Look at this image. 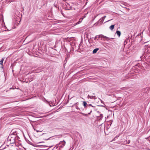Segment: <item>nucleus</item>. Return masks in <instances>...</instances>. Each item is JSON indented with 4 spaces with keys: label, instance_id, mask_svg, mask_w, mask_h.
Returning a JSON list of instances; mask_svg holds the SVG:
<instances>
[{
    "label": "nucleus",
    "instance_id": "1",
    "mask_svg": "<svg viewBox=\"0 0 150 150\" xmlns=\"http://www.w3.org/2000/svg\"><path fill=\"white\" fill-rule=\"evenodd\" d=\"M11 132H12V134L13 135H16V136L15 137V138L16 139V146H19V144L18 143V141L19 137L18 135H17L18 134L17 133V132L15 129H13Z\"/></svg>",
    "mask_w": 150,
    "mask_h": 150
},
{
    "label": "nucleus",
    "instance_id": "2",
    "mask_svg": "<svg viewBox=\"0 0 150 150\" xmlns=\"http://www.w3.org/2000/svg\"><path fill=\"white\" fill-rule=\"evenodd\" d=\"M18 15L16 14L14 15L13 17L15 19V22H14V26L15 27V28L17 27L19 25V23H18Z\"/></svg>",
    "mask_w": 150,
    "mask_h": 150
},
{
    "label": "nucleus",
    "instance_id": "3",
    "mask_svg": "<svg viewBox=\"0 0 150 150\" xmlns=\"http://www.w3.org/2000/svg\"><path fill=\"white\" fill-rule=\"evenodd\" d=\"M98 38H105L106 39V40L107 41L108 40H111V39H114V38H108L106 36H104L102 35H98Z\"/></svg>",
    "mask_w": 150,
    "mask_h": 150
},
{
    "label": "nucleus",
    "instance_id": "4",
    "mask_svg": "<svg viewBox=\"0 0 150 150\" xmlns=\"http://www.w3.org/2000/svg\"><path fill=\"white\" fill-rule=\"evenodd\" d=\"M83 105L84 107L85 108H88V103H87V102L86 101H83Z\"/></svg>",
    "mask_w": 150,
    "mask_h": 150
},
{
    "label": "nucleus",
    "instance_id": "5",
    "mask_svg": "<svg viewBox=\"0 0 150 150\" xmlns=\"http://www.w3.org/2000/svg\"><path fill=\"white\" fill-rule=\"evenodd\" d=\"M83 19V18H81L79 19V21H78V22H77L76 23L74 24V25H78L82 21Z\"/></svg>",
    "mask_w": 150,
    "mask_h": 150
},
{
    "label": "nucleus",
    "instance_id": "6",
    "mask_svg": "<svg viewBox=\"0 0 150 150\" xmlns=\"http://www.w3.org/2000/svg\"><path fill=\"white\" fill-rule=\"evenodd\" d=\"M116 33L117 35L119 37L121 35V32L120 31L117 30L116 32Z\"/></svg>",
    "mask_w": 150,
    "mask_h": 150
},
{
    "label": "nucleus",
    "instance_id": "7",
    "mask_svg": "<svg viewBox=\"0 0 150 150\" xmlns=\"http://www.w3.org/2000/svg\"><path fill=\"white\" fill-rule=\"evenodd\" d=\"M99 49L98 48H96L93 51V53L95 54L96 53L97 51L99 50Z\"/></svg>",
    "mask_w": 150,
    "mask_h": 150
},
{
    "label": "nucleus",
    "instance_id": "8",
    "mask_svg": "<svg viewBox=\"0 0 150 150\" xmlns=\"http://www.w3.org/2000/svg\"><path fill=\"white\" fill-rule=\"evenodd\" d=\"M95 96H90L89 95L88 96V98H91V99H95Z\"/></svg>",
    "mask_w": 150,
    "mask_h": 150
},
{
    "label": "nucleus",
    "instance_id": "9",
    "mask_svg": "<svg viewBox=\"0 0 150 150\" xmlns=\"http://www.w3.org/2000/svg\"><path fill=\"white\" fill-rule=\"evenodd\" d=\"M103 117V115L102 114H100V116L98 117V120L99 121H100L101 120Z\"/></svg>",
    "mask_w": 150,
    "mask_h": 150
},
{
    "label": "nucleus",
    "instance_id": "10",
    "mask_svg": "<svg viewBox=\"0 0 150 150\" xmlns=\"http://www.w3.org/2000/svg\"><path fill=\"white\" fill-rule=\"evenodd\" d=\"M75 108L76 109L78 110H79L80 111H81L83 110V109L82 108H79L78 106L76 105H75Z\"/></svg>",
    "mask_w": 150,
    "mask_h": 150
},
{
    "label": "nucleus",
    "instance_id": "11",
    "mask_svg": "<svg viewBox=\"0 0 150 150\" xmlns=\"http://www.w3.org/2000/svg\"><path fill=\"white\" fill-rule=\"evenodd\" d=\"M78 112L79 113H80V114L82 115H83L84 116L87 117L88 116V114H86L83 113H82L81 112Z\"/></svg>",
    "mask_w": 150,
    "mask_h": 150
},
{
    "label": "nucleus",
    "instance_id": "12",
    "mask_svg": "<svg viewBox=\"0 0 150 150\" xmlns=\"http://www.w3.org/2000/svg\"><path fill=\"white\" fill-rule=\"evenodd\" d=\"M115 25H111L109 27V28H110V29L111 30H112L114 28Z\"/></svg>",
    "mask_w": 150,
    "mask_h": 150
},
{
    "label": "nucleus",
    "instance_id": "13",
    "mask_svg": "<svg viewBox=\"0 0 150 150\" xmlns=\"http://www.w3.org/2000/svg\"><path fill=\"white\" fill-rule=\"evenodd\" d=\"M4 60V59L3 58L0 61V64L1 65H3V61Z\"/></svg>",
    "mask_w": 150,
    "mask_h": 150
},
{
    "label": "nucleus",
    "instance_id": "14",
    "mask_svg": "<svg viewBox=\"0 0 150 150\" xmlns=\"http://www.w3.org/2000/svg\"><path fill=\"white\" fill-rule=\"evenodd\" d=\"M119 137V135H117V136H116L114 139L113 140H112L111 141L112 142V141H115V140H116V139L118 137Z\"/></svg>",
    "mask_w": 150,
    "mask_h": 150
},
{
    "label": "nucleus",
    "instance_id": "15",
    "mask_svg": "<svg viewBox=\"0 0 150 150\" xmlns=\"http://www.w3.org/2000/svg\"><path fill=\"white\" fill-rule=\"evenodd\" d=\"M63 144H62L60 146L62 147L64 146L65 144V142L64 141H63Z\"/></svg>",
    "mask_w": 150,
    "mask_h": 150
},
{
    "label": "nucleus",
    "instance_id": "16",
    "mask_svg": "<svg viewBox=\"0 0 150 150\" xmlns=\"http://www.w3.org/2000/svg\"><path fill=\"white\" fill-rule=\"evenodd\" d=\"M90 106H91L93 109H94L95 108V106L92 105L91 104H89L88 103V108Z\"/></svg>",
    "mask_w": 150,
    "mask_h": 150
},
{
    "label": "nucleus",
    "instance_id": "17",
    "mask_svg": "<svg viewBox=\"0 0 150 150\" xmlns=\"http://www.w3.org/2000/svg\"><path fill=\"white\" fill-rule=\"evenodd\" d=\"M100 22L101 23H103L104 20V19H103V18H101L100 19Z\"/></svg>",
    "mask_w": 150,
    "mask_h": 150
},
{
    "label": "nucleus",
    "instance_id": "18",
    "mask_svg": "<svg viewBox=\"0 0 150 150\" xmlns=\"http://www.w3.org/2000/svg\"><path fill=\"white\" fill-rule=\"evenodd\" d=\"M40 146H46V147H49V148H50V147H52L53 146V145H51V146H45V145H41Z\"/></svg>",
    "mask_w": 150,
    "mask_h": 150
},
{
    "label": "nucleus",
    "instance_id": "19",
    "mask_svg": "<svg viewBox=\"0 0 150 150\" xmlns=\"http://www.w3.org/2000/svg\"><path fill=\"white\" fill-rule=\"evenodd\" d=\"M122 5H123L122 6H121L123 8H125L126 9H129V8H128L127 7H125L124 6H125V5H124V4H123Z\"/></svg>",
    "mask_w": 150,
    "mask_h": 150
},
{
    "label": "nucleus",
    "instance_id": "20",
    "mask_svg": "<svg viewBox=\"0 0 150 150\" xmlns=\"http://www.w3.org/2000/svg\"><path fill=\"white\" fill-rule=\"evenodd\" d=\"M92 112V109H90V112L88 113V114L89 115H90L91 113Z\"/></svg>",
    "mask_w": 150,
    "mask_h": 150
},
{
    "label": "nucleus",
    "instance_id": "21",
    "mask_svg": "<svg viewBox=\"0 0 150 150\" xmlns=\"http://www.w3.org/2000/svg\"><path fill=\"white\" fill-rule=\"evenodd\" d=\"M97 37H98V35H96L95 38H94V39L95 40H96V39L97 38Z\"/></svg>",
    "mask_w": 150,
    "mask_h": 150
},
{
    "label": "nucleus",
    "instance_id": "22",
    "mask_svg": "<svg viewBox=\"0 0 150 150\" xmlns=\"http://www.w3.org/2000/svg\"><path fill=\"white\" fill-rule=\"evenodd\" d=\"M20 149L21 150H26V149L25 148L23 147V148L21 149L20 148H19V150Z\"/></svg>",
    "mask_w": 150,
    "mask_h": 150
},
{
    "label": "nucleus",
    "instance_id": "23",
    "mask_svg": "<svg viewBox=\"0 0 150 150\" xmlns=\"http://www.w3.org/2000/svg\"><path fill=\"white\" fill-rule=\"evenodd\" d=\"M78 102H77V103H75V104H74V105L72 106V107H73V106H74L75 105H76V104H78Z\"/></svg>",
    "mask_w": 150,
    "mask_h": 150
},
{
    "label": "nucleus",
    "instance_id": "24",
    "mask_svg": "<svg viewBox=\"0 0 150 150\" xmlns=\"http://www.w3.org/2000/svg\"><path fill=\"white\" fill-rule=\"evenodd\" d=\"M105 17H106V16H103V17H102V18H103V19H105Z\"/></svg>",
    "mask_w": 150,
    "mask_h": 150
},
{
    "label": "nucleus",
    "instance_id": "25",
    "mask_svg": "<svg viewBox=\"0 0 150 150\" xmlns=\"http://www.w3.org/2000/svg\"><path fill=\"white\" fill-rule=\"evenodd\" d=\"M36 132H40V131H39V130H36Z\"/></svg>",
    "mask_w": 150,
    "mask_h": 150
},
{
    "label": "nucleus",
    "instance_id": "26",
    "mask_svg": "<svg viewBox=\"0 0 150 150\" xmlns=\"http://www.w3.org/2000/svg\"><path fill=\"white\" fill-rule=\"evenodd\" d=\"M128 142H129V143H128V144H129V143H130V141L129 140H128Z\"/></svg>",
    "mask_w": 150,
    "mask_h": 150
},
{
    "label": "nucleus",
    "instance_id": "27",
    "mask_svg": "<svg viewBox=\"0 0 150 150\" xmlns=\"http://www.w3.org/2000/svg\"><path fill=\"white\" fill-rule=\"evenodd\" d=\"M86 16H83V18H85V17H86Z\"/></svg>",
    "mask_w": 150,
    "mask_h": 150
},
{
    "label": "nucleus",
    "instance_id": "28",
    "mask_svg": "<svg viewBox=\"0 0 150 150\" xmlns=\"http://www.w3.org/2000/svg\"><path fill=\"white\" fill-rule=\"evenodd\" d=\"M42 142H39L38 143H42Z\"/></svg>",
    "mask_w": 150,
    "mask_h": 150
},
{
    "label": "nucleus",
    "instance_id": "29",
    "mask_svg": "<svg viewBox=\"0 0 150 150\" xmlns=\"http://www.w3.org/2000/svg\"><path fill=\"white\" fill-rule=\"evenodd\" d=\"M19 146H20V145H21V144H19Z\"/></svg>",
    "mask_w": 150,
    "mask_h": 150
},
{
    "label": "nucleus",
    "instance_id": "30",
    "mask_svg": "<svg viewBox=\"0 0 150 150\" xmlns=\"http://www.w3.org/2000/svg\"><path fill=\"white\" fill-rule=\"evenodd\" d=\"M62 142H63L61 141V142H60V143H62Z\"/></svg>",
    "mask_w": 150,
    "mask_h": 150
},
{
    "label": "nucleus",
    "instance_id": "31",
    "mask_svg": "<svg viewBox=\"0 0 150 150\" xmlns=\"http://www.w3.org/2000/svg\"><path fill=\"white\" fill-rule=\"evenodd\" d=\"M101 106L103 107L104 106L103 105H101Z\"/></svg>",
    "mask_w": 150,
    "mask_h": 150
},
{
    "label": "nucleus",
    "instance_id": "32",
    "mask_svg": "<svg viewBox=\"0 0 150 150\" xmlns=\"http://www.w3.org/2000/svg\"><path fill=\"white\" fill-rule=\"evenodd\" d=\"M96 23H95L94 25H96Z\"/></svg>",
    "mask_w": 150,
    "mask_h": 150
},
{
    "label": "nucleus",
    "instance_id": "33",
    "mask_svg": "<svg viewBox=\"0 0 150 150\" xmlns=\"http://www.w3.org/2000/svg\"><path fill=\"white\" fill-rule=\"evenodd\" d=\"M64 1H66V0H63Z\"/></svg>",
    "mask_w": 150,
    "mask_h": 150
},
{
    "label": "nucleus",
    "instance_id": "34",
    "mask_svg": "<svg viewBox=\"0 0 150 150\" xmlns=\"http://www.w3.org/2000/svg\"><path fill=\"white\" fill-rule=\"evenodd\" d=\"M110 21V20H109V21Z\"/></svg>",
    "mask_w": 150,
    "mask_h": 150
},
{
    "label": "nucleus",
    "instance_id": "35",
    "mask_svg": "<svg viewBox=\"0 0 150 150\" xmlns=\"http://www.w3.org/2000/svg\"><path fill=\"white\" fill-rule=\"evenodd\" d=\"M101 102H102V101H101Z\"/></svg>",
    "mask_w": 150,
    "mask_h": 150
},
{
    "label": "nucleus",
    "instance_id": "36",
    "mask_svg": "<svg viewBox=\"0 0 150 150\" xmlns=\"http://www.w3.org/2000/svg\"><path fill=\"white\" fill-rule=\"evenodd\" d=\"M101 102H102V101H101Z\"/></svg>",
    "mask_w": 150,
    "mask_h": 150
},
{
    "label": "nucleus",
    "instance_id": "37",
    "mask_svg": "<svg viewBox=\"0 0 150 150\" xmlns=\"http://www.w3.org/2000/svg\"><path fill=\"white\" fill-rule=\"evenodd\" d=\"M101 102H102V101H101Z\"/></svg>",
    "mask_w": 150,
    "mask_h": 150
}]
</instances>
